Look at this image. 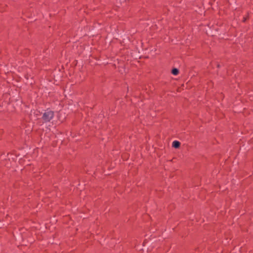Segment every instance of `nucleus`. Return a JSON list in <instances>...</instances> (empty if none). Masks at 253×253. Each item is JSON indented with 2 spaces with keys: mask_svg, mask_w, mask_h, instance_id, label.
I'll return each instance as SVG.
<instances>
[{
  "mask_svg": "<svg viewBox=\"0 0 253 253\" xmlns=\"http://www.w3.org/2000/svg\"><path fill=\"white\" fill-rule=\"evenodd\" d=\"M53 117V112L50 110H47L44 113L42 118L46 122L49 121Z\"/></svg>",
  "mask_w": 253,
  "mask_h": 253,
  "instance_id": "nucleus-1",
  "label": "nucleus"
},
{
  "mask_svg": "<svg viewBox=\"0 0 253 253\" xmlns=\"http://www.w3.org/2000/svg\"><path fill=\"white\" fill-rule=\"evenodd\" d=\"M180 146V142L178 141L175 140L172 142V146L175 148H177Z\"/></svg>",
  "mask_w": 253,
  "mask_h": 253,
  "instance_id": "nucleus-2",
  "label": "nucleus"
},
{
  "mask_svg": "<svg viewBox=\"0 0 253 253\" xmlns=\"http://www.w3.org/2000/svg\"><path fill=\"white\" fill-rule=\"evenodd\" d=\"M172 73L174 75H177L178 73V70L176 68H174L172 70Z\"/></svg>",
  "mask_w": 253,
  "mask_h": 253,
  "instance_id": "nucleus-3",
  "label": "nucleus"
}]
</instances>
